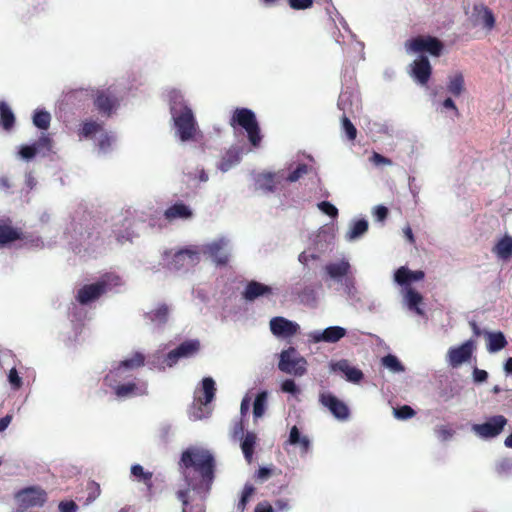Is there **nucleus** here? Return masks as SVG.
I'll use <instances>...</instances> for the list:
<instances>
[{"mask_svg":"<svg viewBox=\"0 0 512 512\" xmlns=\"http://www.w3.org/2000/svg\"><path fill=\"white\" fill-rule=\"evenodd\" d=\"M272 294L273 290L270 286L257 281H250L243 292V297L248 301H253L260 296H270Z\"/></svg>","mask_w":512,"mask_h":512,"instance_id":"6ab92c4d","label":"nucleus"},{"mask_svg":"<svg viewBox=\"0 0 512 512\" xmlns=\"http://www.w3.org/2000/svg\"><path fill=\"white\" fill-rule=\"evenodd\" d=\"M351 266L347 260H341L336 263H329L325 266V271L332 279H340L350 273Z\"/></svg>","mask_w":512,"mask_h":512,"instance_id":"b1692460","label":"nucleus"},{"mask_svg":"<svg viewBox=\"0 0 512 512\" xmlns=\"http://www.w3.org/2000/svg\"><path fill=\"white\" fill-rule=\"evenodd\" d=\"M202 389L204 397L201 398V405H208L215 397V382L211 377H206L202 380Z\"/></svg>","mask_w":512,"mask_h":512,"instance_id":"c9c22d12","label":"nucleus"},{"mask_svg":"<svg viewBox=\"0 0 512 512\" xmlns=\"http://www.w3.org/2000/svg\"><path fill=\"white\" fill-rule=\"evenodd\" d=\"M492 252L502 260H508L512 257V237L505 235L493 247Z\"/></svg>","mask_w":512,"mask_h":512,"instance_id":"393cba45","label":"nucleus"},{"mask_svg":"<svg viewBox=\"0 0 512 512\" xmlns=\"http://www.w3.org/2000/svg\"><path fill=\"white\" fill-rule=\"evenodd\" d=\"M285 173L283 170L277 172H265L258 175L256 184L264 192L273 193L284 187Z\"/></svg>","mask_w":512,"mask_h":512,"instance_id":"ddd939ff","label":"nucleus"},{"mask_svg":"<svg viewBox=\"0 0 512 512\" xmlns=\"http://www.w3.org/2000/svg\"><path fill=\"white\" fill-rule=\"evenodd\" d=\"M38 147L35 144L22 146L19 154L23 159H32L38 152Z\"/></svg>","mask_w":512,"mask_h":512,"instance_id":"603ef678","label":"nucleus"},{"mask_svg":"<svg viewBox=\"0 0 512 512\" xmlns=\"http://www.w3.org/2000/svg\"><path fill=\"white\" fill-rule=\"evenodd\" d=\"M454 433L455 431L447 425H441L435 428V434L441 441L449 440L453 437Z\"/></svg>","mask_w":512,"mask_h":512,"instance_id":"de8ad7c7","label":"nucleus"},{"mask_svg":"<svg viewBox=\"0 0 512 512\" xmlns=\"http://www.w3.org/2000/svg\"><path fill=\"white\" fill-rule=\"evenodd\" d=\"M348 101H349V97L347 95H345V94L340 95L339 100H338V107H339V109L343 110V112H344V114L341 118L342 129L346 133L347 138L349 140L353 141L356 139L357 129L353 125V123L350 121L348 116L346 115V111H347L346 105H347Z\"/></svg>","mask_w":512,"mask_h":512,"instance_id":"aec40b11","label":"nucleus"},{"mask_svg":"<svg viewBox=\"0 0 512 512\" xmlns=\"http://www.w3.org/2000/svg\"><path fill=\"white\" fill-rule=\"evenodd\" d=\"M507 419L503 415L491 416L481 424H474L472 431L483 439L495 438L504 430Z\"/></svg>","mask_w":512,"mask_h":512,"instance_id":"1a4fd4ad","label":"nucleus"},{"mask_svg":"<svg viewBox=\"0 0 512 512\" xmlns=\"http://www.w3.org/2000/svg\"><path fill=\"white\" fill-rule=\"evenodd\" d=\"M78 509L77 504L70 500V501H61L59 503V511L60 512H76Z\"/></svg>","mask_w":512,"mask_h":512,"instance_id":"bf43d9fd","label":"nucleus"},{"mask_svg":"<svg viewBox=\"0 0 512 512\" xmlns=\"http://www.w3.org/2000/svg\"><path fill=\"white\" fill-rule=\"evenodd\" d=\"M320 402L323 406L327 407L329 411L338 419H347L349 416V409L347 405L339 400L331 393H323L320 396Z\"/></svg>","mask_w":512,"mask_h":512,"instance_id":"2eb2a0df","label":"nucleus"},{"mask_svg":"<svg viewBox=\"0 0 512 512\" xmlns=\"http://www.w3.org/2000/svg\"><path fill=\"white\" fill-rule=\"evenodd\" d=\"M447 91L455 97H459L465 91V80L461 72L448 77Z\"/></svg>","mask_w":512,"mask_h":512,"instance_id":"a878e982","label":"nucleus"},{"mask_svg":"<svg viewBox=\"0 0 512 512\" xmlns=\"http://www.w3.org/2000/svg\"><path fill=\"white\" fill-rule=\"evenodd\" d=\"M288 443L291 445H299L301 453H308L310 450V440L307 436H301L297 426H293L290 430Z\"/></svg>","mask_w":512,"mask_h":512,"instance_id":"c85d7f7f","label":"nucleus"},{"mask_svg":"<svg viewBox=\"0 0 512 512\" xmlns=\"http://www.w3.org/2000/svg\"><path fill=\"white\" fill-rule=\"evenodd\" d=\"M8 379H9V382L10 384L12 385V387L14 389H19L22 385V379L21 377L19 376L17 370L15 368H12L10 371H9V374H8Z\"/></svg>","mask_w":512,"mask_h":512,"instance_id":"6e6d98bb","label":"nucleus"},{"mask_svg":"<svg viewBox=\"0 0 512 512\" xmlns=\"http://www.w3.org/2000/svg\"><path fill=\"white\" fill-rule=\"evenodd\" d=\"M180 464L185 468L193 467L202 477L209 489L214 479L215 460L213 455L204 449H187L181 455Z\"/></svg>","mask_w":512,"mask_h":512,"instance_id":"f03ea898","label":"nucleus"},{"mask_svg":"<svg viewBox=\"0 0 512 512\" xmlns=\"http://www.w3.org/2000/svg\"><path fill=\"white\" fill-rule=\"evenodd\" d=\"M170 112L180 140L183 142L192 140L197 132V123L192 109L181 96L174 98Z\"/></svg>","mask_w":512,"mask_h":512,"instance_id":"f257e3e1","label":"nucleus"},{"mask_svg":"<svg viewBox=\"0 0 512 512\" xmlns=\"http://www.w3.org/2000/svg\"><path fill=\"white\" fill-rule=\"evenodd\" d=\"M51 115L49 112L44 110H38L34 113L33 124L42 130H46L50 126Z\"/></svg>","mask_w":512,"mask_h":512,"instance_id":"58836bf2","label":"nucleus"},{"mask_svg":"<svg viewBox=\"0 0 512 512\" xmlns=\"http://www.w3.org/2000/svg\"><path fill=\"white\" fill-rule=\"evenodd\" d=\"M131 474L139 481L142 482L149 492L152 494L153 489V473L149 471H145L144 468L140 464H135L131 467Z\"/></svg>","mask_w":512,"mask_h":512,"instance_id":"c756f323","label":"nucleus"},{"mask_svg":"<svg viewBox=\"0 0 512 512\" xmlns=\"http://www.w3.org/2000/svg\"><path fill=\"white\" fill-rule=\"evenodd\" d=\"M314 0H288L290 7L294 10L308 9L313 5Z\"/></svg>","mask_w":512,"mask_h":512,"instance_id":"5fc2aeb1","label":"nucleus"},{"mask_svg":"<svg viewBox=\"0 0 512 512\" xmlns=\"http://www.w3.org/2000/svg\"><path fill=\"white\" fill-rule=\"evenodd\" d=\"M473 378L475 382L481 383L488 379V373L485 370L475 368L473 371Z\"/></svg>","mask_w":512,"mask_h":512,"instance_id":"e2e57ef3","label":"nucleus"},{"mask_svg":"<svg viewBox=\"0 0 512 512\" xmlns=\"http://www.w3.org/2000/svg\"><path fill=\"white\" fill-rule=\"evenodd\" d=\"M301 299L304 302H310L315 300V292L312 288H305L301 294Z\"/></svg>","mask_w":512,"mask_h":512,"instance_id":"69168bd1","label":"nucleus"},{"mask_svg":"<svg viewBox=\"0 0 512 512\" xmlns=\"http://www.w3.org/2000/svg\"><path fill=\"white\" fill-rule=\"evenodd\" d=\"M381 362L384 367L393 373H401L405 370V367L395 355L388 354L382 358Z\"/></svg>","mask_w":512,"mask_h":512,"instance_id":"4c0bfd02","label":"nucleus"},{"mask_svg":"<svg viewBox=\"0 0 512 512\" xmlns=\"http://www.w3.org/2000/svg\"><path fill=\"white\" fill-rule=\"evenodd\" d=\"M206 406L207 405H201V398H198L190 412V418L193 420H201L207 417L210 412L206 411Z\"/></svg>","mask_w":512,"mask_h":512,"instance_id":"c03bdc74","label":"nucleus"},{"mask_svg":"<svg viewBox=\"0 0 512 512\" xmlns=\"http://www.w3.org/2000/svg\"><path fill=\"white\" fill-rule=\"evenodd\" d=\"M229 123L232 127L239 126L243 128L252 146L258 147L260 145L262 140L260 127L256 115L252 110L248 108H236Z\"/></svg>","mask_w":512,"mask_h":512,"instance_id":"20e7f679","label":"nucleus"},{"mask_svg":"<svg viewBox=\"0 0 512 512\" xmlns=\"http://www.w3.org/2000/svg\"><path fill=\"white\" fill-rule=\"evenodd\" d=\"M299 325L284 317H274L270 320V330L278 337H291L297 333Z\"/></svg>","mask_w":512,"mask_h":512,"instance_id":"dca6fc26","label":"nucleus"},{"mask_svg":"<svg viewBox=\"0 0 512 512\" xmlns=\"http://www.w3.org/2000/svg\"><path fill=\"white\" fill-rule=\"evenodd\" d=\"M154 358L156 361H153V363H157L159 368L162 370H164L166 367H173L181 359L176 348L165 355L156 354L154 355Z\"/></svg>","mask_w":512,"mask_h":512,"instance_id":"7c9ffc66","label":"nucleus"},{"mask_svg":"<svg viewBox=\"0 0 512 512\" xmlns=\"http://www.w3.org/2000/svg\"><path fill=\"white\" fill-rule=\"evenodd\" d=\"M51 142H52L51 138L48 135H43L34 144L38 147V150H40L42 148H46L47 150H50Z\"/></svg>","mask_w":512,"mask_h":512,"instance_id":"680f3d73","label":"nucleus"},{"mask_svg":"<svg viewBox=\"0 0 512 512\" xmlns=\"http://www.w3.org/2000/svg\"><path fill=\"white\" fill-rule=\"evenodd\" d=\"M207 252L218 264L224 265L228 262V256L223 252L222 242H213L207 246Z\"/></svg>","mask_w":512,"mask_h":512,"instance_id":"f704fd0d","label":"nucleus"},{"mask_svg":"<svg viewBox=\"0 0 512 512\" xmlns=\"http://www.w3.org/2000/svg\"><path fill=\"white\" fill-rule=\"evenodd\" d=\"M318 208L326 215L335 218L338 216V209L328 201L318 203Z\"/></svg>","mask_w":512,"mask_h":512,"instance_id":"3c124183","label":"nucleus"},{"mask_svg":"<svg viewBox=\"0 0 512 512\" xmlns=\"http://www.w3.org/2000/svg\"><path fill=\"white\" fill-rule=\"evenodd\" d=\"M306 360L299 357L295 348L290 347L280 354L278 368L284 373L302 376L306 373Z\"/></svg>","mask_w":512,"mask_h":512,"instance_id":"0eeeda50","label":"nucleus"},{"mask_svg":"<svg viewBox=\"0 0 512 512\" xmlns=\"http://www.w3.org/2000/svg\"><path fill=\"white\" fill-rule=\"evenodd\" d=\"M93 103L101 115L110 117L118 106V98L110 88H107L96 91Z\"/></svg>","mask_w":512,"mask_h":512,"instance_id":"9d476101","label":"nucleus"},{"mask_svg":"<svg viewBox=\"0 0 512 512\" xmlns=\"http://www.w3.org/2000/svg\"><path fill=\"white\" fill-rule=\"evenodd\" d=\"M281 390L286 393L296 394L299 392V389L292 379H286L281 384Z\"/></svg>","mask_w":512,"mask_h":512,"instance_id":"4d7b16f0","label":"nucleus"},{"mask_svg":"<svg viewBox=\"0 0 512 512\" xmlns=\"http://www.w3.org/2000/svg\"><path fill=\"white\" fill-rule=\"evenodd\" d=\"M122 285V279L115 273H105L100 279L92 284L84 285L80 288L76 295V300L86 305L92 301L99 299L103 294L115 287Z\"/></svg>","mask_w":512,"mask_h":512,"instance_id":"7ed1b4c3","label":"nucleus"},{"mask_svg":"<svg viewBox=\"0 0 512 512\" xmlns=\"http://www.w3.org/2000/svg\"><path fill=\"white\" fill-rule=\"evenodd\" d=\"M405 47L409 52H426L432 57H440L444 51V43L437 37L430 35L414 37L406 42Z\"/></svg>","mask_w":512,"mask_h":512,"instance_id":"39448f33","label":"nucleus"},{"mask_svg":"<svg viewBox=\"0 0 512 512\" xmlns=\"http://www.w3.org/2000/svg\"><path fill=\"white\" fill-rule=\"evenodd\" d=\"M254 512H273L272 506L267 502L257 504Z\"/></svg>","mask_w":512,"mask_h":512,"instance_id":"774afa93","label":"nucleus"},{"mask_svg":"<svg viewBox=\"0 0 512 512\" xmlns=\"http://www.w3.org/2000/svg\"><path fill=\"white\" fill-rule=\"evenodd\" d=\"M256 434L253 432H247L241 442V449L245 459L250 463L253 458L254 448L256 444Z\"/></svg>","mask_w":512,"mask_h":512,"instance_id":"473e14b6","label":"nucleus"},{"mask_svg":"<svg viewBox=\"0 0 512 512\" xmlns=\"http://www.w3.org/2000/svg\"><path fill=\"white\" fill-rule=\"evenodd\" d=\"M240 161V155L236 150H228L226 154L223 156L219 169L223 172L228 171L233 165L237 164Z\"/></svg>","mask_w":512,"mask_h":512,"instance_id":"e433bc0d","label":"nucleus"},{"mask_svg":"<svg viewBox=\"0 0 512 512\" xmlns=\"http://www.w3.org/2000/svg\"><path fill=\"white\" fill-rule=\"evenodd\" d=\"M10 223L9 219L0 221V246L22 239V232Z\"/></svg>","mask_w":512,"mask_h":512,"instance_id":"412c9836","label":"nucleus"},{"mask_svg":"<svg viewBox=\"0 0 512 512\" xmlns=\"http://www.w3.org/2000/svg\"><path fill=\"white\" fill-rule=\"evenodd\" d=\"M482 20H483L484 27L489 29V30H491L494 27V25H495L494 14L487 7H484V13H483V16H482Z\"/></svg>","mask_w":512,"mask_h":512,"instance_id":"864d4df0","label":"nucleus"},{"mask_svg":"<svg viewBox=\"0 0 512 512\" xmlns=\"http://www.w3.org/2000/svg\"><path fill=\"white\" fill-rule=\"evenodd\" d=\"M100 149L105 150L111 145V137L107 133H103L98 143Z\"/></svg>","mask_w":512,"mask_h":512,"instance_id":"338daca9","label":"nucleus"},{"mask_svg":"<svg viewBox=\"0 0 512 512\" xmlns=\"http://www.w3.org/2000/svg\"><path fill=\"white\" fill-rule=\"evenodd\" d=\"M145 362V357L142 353L136 352L131 358L121 361L117 367L110 370L105 376V382L112 386L117 378H121L124 370H133L142 367Z\"/></svg>","mask_w":512,"mask_h":512,"instance_id":"9b49d317","label":"nucleus"},{"mask_svg":"<svg viewBox=\"0 0 512 512\" xmlns=\"http://www.w3.org/2000/svg\"><path fill=\"white\" fill-rule=\"evenodd\" d=\"M103 131V124L94 120H85L78 129L80 139L92 138L95 134Z\"/></svg>","mask_w":512,"mask_h":512,"instance_id":"bb28decb","label":"nucleus"},{"mask_svg":"<svg viewBox=\"0 0 512 512\" xmlns=\"http://www.w3.org/2000/svg\"><path fill=\"white\" fill-rule=\"evenodd\" d=\"M394 415L398 419L406 420L412 418L415 415V411L410 406L403 405L394 409Z\"/></svg>","mask_w":512,"mask_h":512,"instance_id":"09e8293b","label":"nucleus"},{"mask_svg":"<svg viewBox=\"0 0 512 512\" xmlns=\"http://www.w3.org/2000/svg\"><path fill=\"white\" fill-rule=\"evenodd\" d=\"M474 349L475 344L473 340H467L458 347H451L447 353L449 365L456 368L469 361Z\"/></svg>","mask_w":512,"mask_h":512,"instance_id":"4468645a","label":"nucleus"},{"mask_svg":"<svg viewBox=\"0 0 512 512\" xmlns=\"http://www.w3.org/2000/svg\"><path fill=\"white\" fill-rule=\"evenodd\" d=\"M200 262V252L195 247H186L175 252L168 262L167 267L170 270L179 271L189 269Z\"/></svg>","mask_w":512,"mask_h":512,"instance_id":"6e6552de","label":"nucleus"},{"mask_svg":"<svg viewBox=\"0 0 512 512\" xmlns=\"http://www.w3.org/2000/svg\"><path fill=\"white\" fill-rule=\"evenodd\" d=\"M272 475V470L267 467H261L258 469L256 478L259 480H266Z\"/></svg>","mask_w":512,"mask_h":512,"instance_id":"0e129e2a","label":"nucleus"},{"mask_svg":"<svg viewBox=\"0 0 512 512\" xmlns=\"http://www.w3.org/2000/svg\"><path fill=\"white\" fill-rule=\"evenodd\" d=\"M368 230V222L365 219H360L356 221L349 232L347 233V238L349 240L356 239L366 233Z\"/></svg>","mask_w":512,"mask_h":512,"instance_id":"a19ab883","label":"nucleus"},{"mask_svg":"<svg viewBox=\"0 0 512 512\" xmlns=\"http://www.w3.org/2000/svg\"><path fill=\"white\" fill-rule=\"evenodd\" d=\"M395 281L399 285H409L410 284V270L404 266L400 267L394 275Z\"/></svg>","mask_w":512,"mask_h":512,"instance_id":"49530a36","label":"nucleus"},{"mask_svg":"<svg viewBox=\"0 0 512 512\" xmlns=\"http://www.w3.org/2000/svg\"><path fill=\"white\" fill-rule=\"evenodd\" d=\"M15 499L18 503V511L23 512L34 507H41L47 501V493L38 486L23 488L15 493Z\"/></svg>","mask_w":512,"mask_h":512,"instance_id":"423d86ee","label":"nucleus"},{"mask_svg":"<svg viewBox=\"0 0 512 512\" xmlns=\"http://www.w3.org/2000/svg\"><path fill=\"white\" fill-rule=\"evenodd\" d=\"M388 208L383 206V205H378L376 206L375 210H374V216L376 217V219L378 221H384L387 216H388Z\"/></svg>","mask_w":512,"mask_h":512,"instance_id":"052dcab7","label":"nucleus"},{"mask_svg":"<svg viewBox=\"0 0 512 512\" xmlns=\"http://www.w3.org/2000/svg\"><path fill=\"white\" fill-rule=\"evenodd\" d=\"M87 491H88L87 501L92 502L96 498H98L101 493L100 485L98 483H96L95 481H90L87 484Z\"/></svg>","mask_w":512,"mask_h":512,"instance_id":"8fccbe9b","label":"nucleus"},{"mask_svg":"<svg viewBox=\"0 0 512 512\" xmlns=\"http://www.w3.org/2000/svg\"><path fill=\"white\" fill-rule=\"evenodd\" d=\"M169 307L165 303L159 304L155 309L147 312L145 318L152 323L163 325L168 321Z\"/></svg>","mask_w":512,"mask_h":512,"instance_id":"cd10ccee","label":"nucleus"},{"mask_svg":"<svg viewBox=\"0 0 512 512\" xmlns=\"http://www.w3.org/2000/svg\"><path fill=\"white\" fill-rule=\"evenodd\" d=\"M192 215L193 213L190 207L184 204L183 202H177L173 204L172 206L168 207L164 212L165 219L169 221L175 219H189L192 217Z\"/></svg>","mask_w":512,"mask_h":512,"instance_id":"4be33fe9","label":"nucleus"},{"mask_svg":"<svg viewBox=\"0 0 512 512\" xmlns=\"http://www.w3.org/2000/svg\"><path fill=\"white\" fill-rule=\"evenodd\" d=\"M406 301L411 309H415L418 313H421L418 305L422 303L423 297L419 292L413 288H408L406 292Z\"/></svg>","mask_w":512,"mask_h":512,"instance_id":"37998d69","label":"nucleus"},{"mask_svg":"<svg viewBox=\"0 0 512 512\" xmlns=\"http://www.w3.org/2000/svg\"><path fill=\"white\" fill-rule=\"evenodd\" d=\"M181 359L194 356L200 350V342L197 339L187 340L176 347Z\"/></svg>","mask_w":512,"mask_h":512,"instance_id":"2f4dec72","label":"nucleus"},{"mask_svg":"<svg viewBox=\"0 0 512 512\" xmlns=\"http://www.w3.org/2000/svg\"><path fill=\"white\" fill-rule=\"evenodd\" d=\"M487 338V350L490 353H496L502 349H504L508 342L505 338V335L501 332H486Z\"/></svg>","mask_w":512,"mask_h":512,"instance_id":"5701e85b","label":"nucleus"},{"mask_svg":"<svg viewBox=\"0 0 512 512\" xmlns=\"http://www.w3.org/2000/svg\"><path fill=\"white\" fill-rule=\"evenodd\" d=\"M137 385L134 382H128L120 384L114 387V391L117 397L124 398L135 394Z\"/></svg>","mask_w":512,"mask_h":512,"instance_id":"79ce46f5","label":"nucleus"},{"mask_svg":"<svg viewBox=\"0 0 512 512\" xmlns=\"http://www.w3.org/2000/svg\"><path fill=\"white\" fill-rule=\"evenodd\" d=\"M346 335V330L340 326H331L322 332L316 331L310 334L311 339L315 343L326 342L335 343Z\"/></svg>","mask_w":512,"mask_h":512,"instance_id":"a211bd4d","label":"nucleus"},{"mask_svg":"<svg viewBox=\"0 0 512 512\" xmlns=\"http://www.w3.org/2000/svg\"><path fill=\"white\" fill-rule=\"evenodd\" d=\"M267 397V391H261L257 394L253 404V414L256 418L263 416L265 412Z\"/></svg>","mask_w":512,"mask_h":512,"instance_id":"ea45409f","label":"nucleus"},{"mask_svg":"<svg viewBox=\"0 0 512 512\" xmlns=\"http://www.w3.org/2000/svg\"><path fill=\"white\" fill-rule=\"evenodd\" d=\"M0 124L5 130H11L15 124V116L5 102H0Z\"/></svg>","mask_w":512,"mask_h":512,"instance_id":"72a5a7b5","label":"nucleus"},{"mask_svg":"<svg viewBox=\"0 0 512 512\" xmlns=\"http://www.w3.org/2000/svg\"><path fill=\"white\" fill-rule=\"evenodd\" d=\"M330 369L333 372H340L344 374L346 380L352 383H359L364 377L363 372L360 369L351 366L347 359L331 362Z\"/></svg>","mask_w":512,"mask_h":512,"instance_id":"f3484780","label":"nucleus"},{"mask_svg":"<svg viewBox=\"0 0 512 512\" xmlns=\"http://www.w3.org/2000/svg\"><path fill=\"white\" fill-rule=\"evenodd\" d=\"M410 75L420 85L429 82L432 66L427 56L421 54L410 64Z\"/></svg>","mask_w":512,"mask_h":512,"instance_id":"f8f14e48","label":"nucleus"},{"mask_svg":"<svg viewBox=\"0 0 512 512\" xmlns=\"http://www.w3.org/2000/svg\"><path fill=\"white\" fill-rule=\"evenodd\" d=\"M308 172V166L306 164H299L295 170H293L291 173H289L287 176L285 175V182H296L299 180L303 175L307 174Z\"/></svg>","mask_w":512,"mask_h":512,"instance_id":"a18cd8bd","label":"nucleus"},{"mask_svg":"<svg viewBox=\"0 0 512 512\" xmlns=\"http://www.w3.org/2000/svg\"><path fill=\"white\" fill-rule=\"evenodd\" d=\"M370 161L374 163L375 165H391L392 161L391 159L384 157L383 155L373 152Z\"/></svg>","mask_w":512,"mask_h":512,"instance_id":"13d9d810","label":"nucleus"}]
</instances>
